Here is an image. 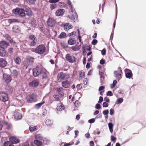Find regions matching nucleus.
Returning <instances> with one entry per match:
<instances>
[{
	"label": "nucleus",
	"mask_w": 146,
	"mask_h": 146,
	"mask_svg": "<svg viewBox=\"0 0 146 146\" xmlns=\"http://www.w3.org/2000/svg\"><path fill=\"white\" fill-rule=\"evenodd\" d=\"M14 61L17 64H19L21 62V60L20 58L17 56L14 58Z\"/></svg>",
	"instance_id": "c756f323"
},
{
	"label": "nucleus",
	"mask_w": 146,
	"mask_h": 146,
	"mask_svg": "<svg viewBox=\"0 0 146 146\" xmlns=\"http://www.w3.org/2000/svg\"><path fill=\"white\" fill-rule=\"evenodd\" d=\"M8 46V43L5 41H2L0 42V48L4 49Z\"/></svg>",
	"instance_id": "a211bd4d"
},
{
	"label": "nucleus",
	"mask_w": 146,
	"mask_h": 146,
	"mask_svg": "<svg viewBox=\"0 0 146 146\" xmlns=\"http://www.w3.org/2000/svg\"><path fill=\"white\" fill-rule=\"evenodd\" d=\"M108 104L106 102H103V106L104 107H106L108 106Z\"/></svg>",
	"instance_id": "bf43d9fd"
},
{
	"label": "nucleus",
	"mask_w": 146,
	"mask_h": 146,
	"mask_svg": "<svg viewBox=\"0 0 146 146\" xmlns=\"http://www.w3.org/2000/svg\"><path fill=\"white\" fill-rule=\"evenodd\" d=\"M4 146H14L10 142L7 141L5 142L4 143Z\"/></svg>",
	"instance_id": "4c0bfd02"
},
{
	"label": "nucleus",
	"mask_w": 146,
	"mask_h": 146,
	"mask_svg": "<svg viewBox=\"0 0 146 146\" xmlns=\"http://www.w3.org/2000/svg\"><path fill=\"white\" fill-rule=\"evenodd\" d=\"M55 19L52 18H49L47 21V23L49 26L52 27L55 24Z\"/></svg>",
	"instance_id": "6e6552de"
},
{
	"label": "nucleus",
	"mask_w": 146,
	"mask_h": 146,
	"mask_svg": "<svg viewBox=\"0 0 146 146\" xmlns=\"http://www.w3.org/2000/svg\"><path fill=\"white\" fill-rule=\"evenodd\" d=\"M76 33V32L75 31H74L71 33H70L68 34V35L69 36H72L73 35H74L75 36V35Z\"/></svg>",
	"instance_id": "680f3d73"
},
{
	"label": "nucleus",
	"mask_w": 146,
	"mask_h": 146,
	"mask_svg": "<svg viewBox=\"0 0 146 146\" xmlns=\"http://www.w3.org/2000/svg\"><path fill=\"white\" fill-rule=\"evenodd\" d=\"M36 96L34 94L27 96L26 97V99L29 102H35L36 101Z\"/></svg>",
	"instance_id": "39448f33"
},
{
	"label": "nucleus",
	"mask_w": 146,
	"mask_h": 146,
	"mask_svg": "<svg viewBox=\"0 0 146 146\" xmlns=\"http://www.w3.org/2000/svg\"><path fill=\"white\" fill-rule=\"evenodd\" d=\"M58 5L60 7L62 8L64 7L65 5V3H64L60 2L59 3Z\"/></svg>",
	"instance_id": "3c124183"
},
{
	"label": "nucleus",
	"mask_w": 146,
	"mask_h": 146,
	"mask_svg": "<svg viewBox=\"0 0 146 146\" xmlns=\"http://www.w3.org/2000/svg\"><path fill=\"white\" fill-rule=\"evenodd\" d=\"M114 73L115 77L119 80L122 78L121 74H122V72L120 68H118L117 71H114Z\"/></svg>",
	"instance_id": "20e7f679"
},
{
	"label": "nucleus",
	"mask_w": 146,
	"mask_h": 146,
	"mask_svg": "<svg viewBox=\"0 0 146 146\" xmlns=\"http://www.w3.org/2000/svg\"><path fill=\"white\" fill-rule=\"evenodd\" d=\"M38 84V81L37 80H35L30 82L29 84V85L31 87H34L37 86Z\"/></svg>",
	"instance_id": "6ab92c4d"
},
{
	"label": "nucleus",
	"mask_w": 146,
	"mask_h": 146,
	"mask_svg": "<svg viewBox=\"0 0 146 146\" xmlns=\"http://www.w3.org/2000/svg\"><path fill=\"white\" fill-rule=\"evenodd\" d=\"M23 10L24 12H27L31 10L28 7L25 5H23L22 6Z\"/></svg>",
	"instance_id": "f704fd0d"
},
{
	"label": "nucleus",
	"mask_w": 146,
	"mask_h": 146,
	"mask_svg": "<svg viewBox=\"0 0 146 146\" xmlns=\"http://www.w3.org/2000/svg\"><path fill=\"white\" fill-rule=\"evenodd\" d=\"M30 45L31 46H34L36 44V39H34L33 40H30Z\"/></svg>",
	"instance_id": "ea45409f"
},
{
	"label": "nucleus",
	"mask_w": 146,
	"mask_h": 146,
	"mask_svg": "<svg viewBox=\"0 0 146 146\" xmlns=\"http://www.w3.org/2000/svg\"><path fill=\"white\" fill-rule=\"evenodd\" d=\"M63 88L62 87H58L57 89V91L58 92H62L61 91L62 90Z\"/></svg>",
	"instance_id": "69168bd1"
},
{
	"label": "nucleus",
	"mask_w": 146,
	"mask_h": 146,
	"mask_svg": "<svg viewBox=\"0 0 146 146\" xmlns=\"http://www.w3.org/2000/svg\"><path fill=\"white\" fill-rule=\"evenodd\" d=\"M69 78V76L67 74H65L63 72L58 73L57 75V79L58 80L61 81L64 79H68Z\"/></svg>",
	"instance_id": "7ed1b4c3"
},
{
	"label": "nucleus",
	"mask_w": 146,
	"mask_h": 146,
	"mask_svg": "<svg viewBox=\"0 0 146 146\" xmlns=\"http://www.w3.org/2000/svg\"><path fill=\"white\" fill-rule=\"evenodd\" d=\"M12 74L15 76H17L18 74V72L17 70H14L13 71Z\"/></svg>",
	"instance_id": "49530a36"
},
{
	"label": "nucleus",
	"mask_w": 146,
	"mask_h": 146,
	"mask_svg": "<svg viewBox=\"0 0 146 146\" xmlns=\"http://www.w3.org/2000/svg\"><path fill=\"white\" fill-rule=\"evenodd\" d=\"M104 100L108 103L110 102V100L108 98L106 97L104 98Z\"/></svg>",
	"instance_id": "774afa93"
},
{
	"label": "nucleus",
	"mask_w": 146,
	"mask_h": 146,
	"mask_svg": "<svg viewBox=\"0 0 146 146\" xmlns=\"http://www.w3.org/2000/svg\"><path fill=\"white\" fill-rule=\"evenodd\" d=\"M46 124L48 126H51L53 124V121L50 119H47L46 121Z\"/></svg>",
	"instance_id": "2f4dec72"
},
{
	"label": "nucleus",
	"mask_w": 146,
	"mask_h": 146,
	"mask_svg": "<svg viewBox=\"0 0 146 146\" xmlns=\"http://www.w3.org/2000/svg\"><path fill=\"white\" fill-rule=\"evenodd\" d=\"M59 96L56 94H54L53 96L56 99V100L57 101L59 100Z\"/></svg>",
	"instance_id": "e2e57ef3"
},
{
	"label": "nucleus",
	"mask_w": 146,
	"mask_h": 146,
	"mask_svg": "<svg viewBox=\"0 0 146 146\" xmlns=\"http://www.w3.org/2000/svg\"><path fill=\"white\" fill-rule=\"evenodd\" d=\"M95 108L97 109H100L101 108V106L99 104H97L95 106Z\"/></svg>",
	"instance_id": "13d9d810"
},
{
	"label": "nucleus",
	"mask_w": 146,
	"mask_h": 146,
	"mask_svg": "<svg viewBox=\"0 0 146 146\" xmlns=\"http://www.w3.org/2000/svg\"><path fill=\"white\" fill-rule=\"evenodd\" d=\"M42 79H47L49 76V73L47 72H43L41 74Z\"/></svg>",
	"instance_id": "393cba45"
},
{
	"label": "nucleus",
	"mask_w": 146,
	"mask_h": 146,
	"mask_svg": "<svg viewBox=\"0 0 146 146\" xmlns=\"http://www.w3.org/2000/svg\"><path fill=\"white\" fill-rule=\"evenodd\" d=\"M7 64V62L5 60L2 58H0V66L1 67H5Z\"/></svg>",
	"instance_id": "aec40b11"
},
{
	"label": "nucleus",
	"mask_w": 146,
	"mask_h": 146,
	"mask_svg": "<svg viewBox=\"0 0 146 146\" xmlns=\"http://www.w3.org/2000/svg\"><path fill=\"white\" fill-rule=\"evenodd\" d=\"M13 31L16 33H18L19 31V29L18 26H15L13 27Z\"/></svg>",
	"instance_id": "bb28decb"
},
{
	"label": "nucleus",
	"mask_w": 146,
	"mask_h": 146,
	"mask_svg": "<svg viewBox=\"0 0 146 146\" xmlns=\"http://www.w3.org/2000/svg\"><path fill=\"white\" fill-rule=\"evenodd\" d=\"M13 49L12 48H10L8 49V52L10 54H12L13 52Z\"/></svg>",
	"instance_id": "a18cd8bd"
},
{
	"label": "nucleus",
	"mask_w": 146,
	"mask_h": 146,
	"mask_svg": "<svg viewBox=\"0 0 146 146\" xmlns=\"http://www.w3.org/2000/svg\"><path fill=\"white\" fill-rule=\"evenodd\" d=\"M7 55L4 49L0 48V56L4 57Z\"/></svg>",
	"instance_id": "5701e85b"
},
{
	"label": "nucleus",
	"mask_w": 146,
	"mask_h": 146,
	"mask_svg": "<svg viewBox=\"0 0 146 146\" xmlns=\"http://www.w3.org/2000/svg\"><path fill=\"white\" fill-rule=\"evenodd\" d=\"M34 143L37 146H41L42 143V142L38 140H35Z\"/></svg>",
	"instance_id": "c85d7f7f"
},
{
	"label": "nucleus",
	"mask_w": 146,
	"mask_h": 146,
	"mask_svg": "<svg viewBox=\"0 0 146 146\" xmlns=\"http://www.w3.org/2000/svg\"><path fill=\"white\" fill-rule=\"evenodd\" d=\"M95 121V119L94 118L88 120V122L90 123H94Z\"/></svg>",
	"instance_id": "052dcab7"
},
{
	"label": "nucleus",
	"mask_w": 146,
	"mask_h": 146,
	"mask_svg": "<svg viewBox=\"0 0 146 146\" xmlns=\"http://www.w3.org/2000/svg\"><path fill=\"white\" fill-rule=\"evenodd\" d=\"M29 38H30V40H33L34 39H36L35 36L33 35L30 36L29 37Z\"/></svg>",
	"instance_id": "0e129e2a"
},
{
	"label": "nucleus",
	"mask_w": 146,
	"mask_h": 146,
	"mask_svg": "<svg viewBox=\"0 0 146 146\" xmlns=\"http://www.w3.org/2000/svg\"><path fill=\"white\" fill-rule=\"evenodd\" d=\"M66 34L64 32H62L59 36L58 38L61 39L66 37Z\"/></svg>",
	"instance_id": "c9c22d12"
},
{
	"label": "nucleus",
	"mask_w": 146,
	"mask_h": 146,
	"mask_svg": "<svg viewBox=\"0 0 146 146\" xmlns=\"http://www.w3.org/2000/svg\"><path fill=\"white\" fill-rule=\"evenodd\" d=\"M5 88L7 92L9 94L12 93L14 89L12 87L8 85L6 86Z\"/></svg>",
	"instance_id": "f3484780"
},
{
	"label": "nucleus",
	"mask_w": 146,
	"mask_h": 146,
	"mask_svg": "<svg viewBox=\"0 0 146 146\" xmlns=\"http://www.w3.org/2000/svg\"><path fill=\"white\" fill-rule=\"evenodd\" d=\"M117 84V81L116 80H114L113 82L112 85L111 86V88H113L115 87Z\"/></svg>",
	"instance_id": "de8ad7c7"
},
{
	"label": "nucleus",
	"mask_w": 146,
	"mask_h": 146,
	"mask_svg": "<svg viewBox=\"0 0 146 146\" xmlns=\"http://www.w3.org/2000/svg\"><path fill=\"white\" fill-rule=\"evenodd\" d=\"M59 0H49V2L50 3H54L58 2L59 1Z\"/></svg>",
	"instance_id": "09e8293b"
},
{
	"label": "nucleus",
	"mask_w": 146,
	"mask_h": 146,
	"mask_svg": "<svg viewBox=\"0 0 146 146\" xmlns=\"http://www.w3.org/2000/svg\"><path fill=\"white\" fill-rule=\"evenodd\" d=\"M14 115V118L17 119H20L22 117L21 114L18 111L15 112Z\"/></svg>",
	"instance_id": "2eb2a0df"
},
{
	"label": "nucleus",
	"mask_w": 146,
	"mask_h": 146,
	"mask_svg": "<svg viewBox=\"0 0 146 146\" xmlns=\"http://www.w3.org/2000/svg\"><path fill=\"white\" fill-rule=\"evenodd\" d=\"M32 51L38 54H42L45 52V48L43 45L41 44L37 46L35 49H33Z\"/></svg>",
	"instance_id": "f257e3e1"
},
{
	"label": "nucleus",
	"mask_w": 146,
	"mask_h": 146,
	"mask_svg": "<svg viewBox=\"0 0 146 146\" xmlns=\"http://www.w3.org/2000/svg\"><path fill=\"white\" fill-rule=\"evenodd\" d=\"M36 0H26V2L29 4L34 3Z\"/></svg>",
	"instance_id": "c03bdc74"
},
{
	"label": "nucleus",
	"mask_w": 146,
	"mask_h": 146,
	"mask_svg": "<svg viewBox=\"0 0 146 146\" xmlns=\"http://www.w3.org/2000/svg\"><path fill=\"white\" fill-rule=\"evenodd\" d=\"M70 84V81L66 80L62 82V85L63 87L68 88L69 87Z\"/></svg>",
	"instance_id": "dca6fc26"
},
{
	"label": "nucleus",
	"mask_w": 146,
	"mask_h": 146,
	"mask_svg": "<svg viewBox=\"0 0 146 146\" xmlns=\"http://www.w3.org/2000/svg\"><path fill=\"white\" fill-rule=\"evenodd\" d=\"M109 128L110 131L111 133H112L113 131V124L111 123H109L108 124Z\"/></svg>",
	"instance_id": "7c9ffc66"
},
{
	"label": "nucleus",
	"mask_w": 146,
	"mask_h": 146,
	"mask_svg": "<svg viewBox=\"0 0 146 146\" xmlns=\"http://www.w3.org/2000/svg\"><path fill=\"white\" fill-rule=\"evenodd\" d=\"M9 140L10 142L12 144H16L18 143L19 142V140L15 137L12 136L9 138Z\"/></svg>",
	"instance_id": "ddd939ff"
},
{
	"label": "nucleus",
	"mask_w": 146,
	"mask_h": 146,
	"mask_svg": "<svg viewBox=\"0 0 146 146\" xmlns=\"http://www.w3.org/2000/svg\"><path fill=\"white\" fill-rule=\"evenodd\" d=\"M115 21L114 23H113V32H112V33L111 35V36H110V39L111 40H112L113 38V31H114V28L115 27Z\"/></svg>",
	"instance_id": "a19ab883"
},
{
	"label": "nucleus",
	"mask_w": 146,
	"mask_h": 146,
	"mask_svg": "<svg viewBox=\"0 0 146 146\" xmlns=\"http://www.w3.org/2000/svg\"><path fill=\"white\" fill-rule=\"evenodd\" d=\"M65 10L63 9H59L56 11L55 14L57 16H62L64 14Z\"/></svg>",
	"instance_id": "f8f14e48"
},
{
	"label": "nucleus",
	"mask_w": 146,
	"mask_h": 146,
	"mask_svg": "<svg viewBox=\"0 0 146 146\" xmlns=\"http://www.w3.org/2000/svg\"><path fill=\"white\" fill-rule=\"evenodd\" d=\"M88 80L87 78H84L83 80V83L84 85H86L87 84Z\"/></svg>",
	"instance_id": "5fc2aeb1"
},
{
	"label": "nucleus",
	"mask_w": 146,
	"mask_h": 146,
	"mask_svg": "<svg viewBox=\"0 0 146 146\" xmlns=\"http://www.w3.org/2000/svg\"><path fill=\"white\" fill-rule=\"evenodd\" d=\"M97 43V40L96 39H94L92 42V44L93 45H96Z\"/></svg>",
	"instance_id": "6e6d98bb"
},
{
	"label": "nucleus",
	"mask_w": 146,
	"mask_h": 146,
	"mask_svg": "<svg viewBox=\"0 0 146 146\" xmlns=\"http://www.w3.org/2000/svg\"><path fill=\"white\" fill-rule=\"evenodd\" d=\"M123 99L122 98H119L115 102L116 104H121L123 101Z\"/></svg>",
	"instance_id": "79ce46f5"
},
{
	"label": "nucleus",
	"mask_w": 146,
	"mask_h": 146,
	"mask_svg": "<svg viewBox=\"0 0 146 146\" xmlns=\"http://www.w3.org/2000/svg\"><path fill=\"white\" fill-rule=\"evenodd\" d=\"M76 41L70 38L68 41V43L70 45H73L76 43Z\"/></svg>",
	"instance_id": "cd10ccee"
},
{
	"label": "nucleus",
	"mask_w": 146,
	"mask_h": 146,
	"mask_svg": "<svg viewBox=\"0 0 146 146\" xmlns=\"http://www.w3.org/2000/svg\"><path fill=\"white\" fill-rule=\"evenodd\" d=\"M8 21L10 24L18 23L19 22L17 19H8Z\"/></svg>",
	"instance_id": "b1692460"
},
{
	"label": "nucleus",
	"mask_w": 146,
	"mask_h": 146,
	"mask_svg": "<svg viewBox=\"0 0 146 146\" xmlns=\"http://www.w3.org/2000/svg\"><path fill=\"white\" fill-rule=\"evenodd\" d=\"M8 99L7 94L6 93L2 92H0V100L2 101L5 102Z\"/></svg>",
	"instance_id": "423d86ee"
},
{
	"label": "nucleus",
	"mask_w": 146,
	"mask_h": 146,
	"mask_svg": "<svg viewBox=\"0 0 146 146\" xmlns=\"http://www.w3.org/2000/svg\"><path fill=\"white\" fill-rule=\"evenodd\" d=\"M64 107L62 104L60 103L58 104L56 109L58 111H62L64 110Z\"/></svg>",
	"instance_id": "412c9836"
},
{
	"label": "nucleus",
	"mask_w": 146,
	"mask_h": 146,
	"mask_svg": "<svg viewBox=\"0 0 146 146\" xmlns=\"http://www.w3.org/2000/svg\"><path fill=\"white\" fill-rule=\"evenodd\" d=\"M109 113V111L108 110H106L103 111V113L104 115H107Z\"/></svg>",
	"instance_id": "338daca9"
},
{
	"label": "nucleus",
	"mask_w": 146,
	"mask_h": 146,
	"mask_svg": "<svg viewBox=\"0 0 146 146\" xmlns=\"http://www.w3.org/2000/svg\"><path fill=\"white\" fill-rule=\"evenodd\" d=\"M13 13L16 15H19L21 17H24L25 16V14L22 9L17 8L12 11Z\"/></svg>",
	"instance_id": "f03ea898"
},
{
	"label": "nucleus",
	"mask_w": 146,
	"mask_h": 146,
	"mask_svg": "<svg viewBox=\"0 0 146 146\" xmlns=\"http://www.w3.org/2000/svg\"><path fill=\"white\" fill-rule=\"evenodd\" d=\"M31 23L32 25L33 26V27H35L36 25V21L34 19H33L31 20Z\"/></svg>",
	"instance_id": "37998d69"
},
{
	"label": "nucleus",
	"mask_w": 146,
	"mask_h": 146,
	"mask_svg": "<svg viewBox=\"0 0 146 146\" xmlns=\"http://www.w3.org/2000/svg\"><path fill=\"white\" fill-rule=\"evenodd\" d=\"M126 77L130 79L132 77L133 74L131 71L130 70L126 69L125 70Z\"/></svg>",
	"instance_id": "9d476101"
},
{
	"label": "nucleus",
	"mask_w": 146,
	"mask_h": 146,
	"mask_svg": "<svg viewBox=\"0 0 146 146\" xmlns=\"http://www.w3.org/2000/svg\"><path fill=\"white\" fill-rule=\"evenodd\" d=\"M44 102H45L44 101H43L42 102L40 103H39L36 104L35 106V108L37 109H38L43 104H44Z\"/></svg>",
	"instance_id": "e433bc0d"
},
{
	"label": "nucleus",
	"mask_w": 146,
	"mask_h": 146,
	"mask_svg": "<svg viewBox=\"0 0 146 146\" xmlns=\"http://www.w3.org/2000/svg\"><path fill=\"white\" fill-rule=\"evenodd\" d=\"M35 138L36 140H42L43 139V137L40 134L36 135L35 136Z\"/></svg>",
	"instance_id": "58836bf2"
},
{
	"label": "nucleus",
	"mask_w": 146,
	"mask_h": 146,
	"mask_svg": "<svg viewBox=\"0 0 146 146\" xmlns=\"http://www.w3.org/2000/svg\"><path fill=\"white\" fill-rule=\"evenodd\" d=\"M29 130L31 132H34L38 130V127L37 126H30L29 127Z\"/></svg>",
	"instance_id": "a878e982"
},
{
	"label": "nucleus",
	"mask_w": 146,
	"mask_h": 146,
	"mask_svg": "<svg viewBox=\"0 0 146 146\" xmlns=\"http://www.w3.org/2000/svg\"><path fill=\"white\" fill-rule=\"evenodd\" d=\"M113 94L111 91H109L108 92L107 94V96H113Z\"/></svg>",
	"instance_id": "4d7b16f0"
},
{
	"label": "nucleus",
	"mask_w": 146,
	"mask_h": 146,
	"mask_svg": "<svg viewBox=\"0 0 146 146\" xmlns=\"http://www.w3.org/2000/svg\"><path fill=\"white\" fill-rule=\"evenodd\" d=\"M57 4L55 3L52 4L50 5V7L51 10L57 8Z\"/></svg>",
	"instance_id": "473e14b6"
},
{
	"label": "nucleus",
	"mask_w": 146,
	"mask_h": 146,
	"mask_svg": "<svg viewBox=\"0 0 146 146\" xmlns=\"http://www.w3.org/2000/svg\"><path fill=\"white\" fill-rule=\"evenodd\" d=\"M64 27L65 30L68 31L69 29L72 28V26L71 25H69V23H67L64 25Z\"/></svg>",
	"instance_id": "4be33fe9"
},
{
	"label": "nucleus",
	"mask_w": 146,
	"mask_h": 146,
	"mask_svg": "<svg viewBox=\"0 0 146 146\" xmlns=\"http://www.w3.org/2000/svg\"><path fill=\"white\" fill-rule=\"evenodd\" d=\"M26 15L29 16H31L32 15V12L31 11V10H29L28 11H27L26 12Z\"/></svg>",
	"instance_id": "8fccbe9b"
},
{
	"label": "nucleus",
	"mask_w": 146,
	"mask_h": 146,
	"mask_svg": "<svg viewBox=\"0 0 146 146\" xmlns=\"http://www.w3.org/2000/svg\"><path fill=\"white\" fill-rule=\"evenodd\" d=\"M33 74L35 77L38 76L41 73V70L38 67L34 68L33 70Z\"/></svg>",
	"instance_id": "0eeeda50"
},
{
	"label": "nucleus",
	"mask_w": 146,
	"mask_h": 146,
	"mask_svg": "<svg viewBox=\"0 0 146 146\" xmlns=\"http://www.w3.org/2000/svg\"><path fill=\"white\" fill-rule=\"evenodd\" d=\"M66 58L67 61L70 63H73L75 60V58L73 56H71L69 54H68L66 55Z\"/></svg>",
	"instance_id": "1a4fd4ad"
},
{
	"label": "nucleus",
	"mask_w": 146,
	"mask_h": 146,
	"mask_svg": "<svg viewBox=\"0 0 146 146\" xmlns=\"http://www.w3.org/2000/svg\"><path fill=\"white\" fill-rule=\"evenodd\" d=\"M71 48L74 51H78L80 49L79 46L76 45L75 46L72 47Z\"/></svg>",
	"instance_id": "72a5a7b5"
},
{
	"label": "nucleus",
	"mask_w": 146,
	"mask_h": 146,
	"mask_svg": "<svg viewBox=\"0 0 146 146\" xmlns=\"http://www.w3.org/2000/svg\"><path fill=\"white\" fill-rule=\"evenodd\" d=\"M106 49L105 48L103 49L101 53L103 55H104L106 54Z\"/></svg>",
	"instance_id": "864d4df0"
},
{
	"label": "nucleus",
	"mask_w": 146,
	"mask_h": 146,
	"mask_svg": "<svg viewBox=\"0 0 146 146\" xmlns=\"http://www.w3.org/2000/svg\"><path fill=\"white\" fill-rule=\"evenodd\" d=\"M68 17L74 22L78 21V15L76 12H74V13H73L72 16L68 15Z\"/></svg>",
	"instance_id": "9b49d317"
},
{
	"label": "nucleus",
	"mask_w": 146,
	"mask_h": 146,
	"mask_svg": "<svg viewBox=\"0 0 146 146\" xmlns=\"http://www.w3.org/2000/svg\"><path fill=\"white\" fill-rule=\"evenodd\" d=\"M80 104V103L78 101H76L74 103V105L76 107H78Z\"/></svg>",
	"instance_id": "603ef678"
},
{
	"label": "nucleus",
	"mask_w": 146,
	"mask_h": 146,
	"mask_svg": "<svg viewBox=\"0 0 146 146\" xmlns=\"http://www.w3.org/2000/svg\"><path fill=\"white\" fill-rule=\"evenodd\" d=\"M3 76L4 79L7 83L10 82L11 80V78L10 75L5 74Z\"/></svg>",
	"instance_id": "4468645a"
}]
</instances>
